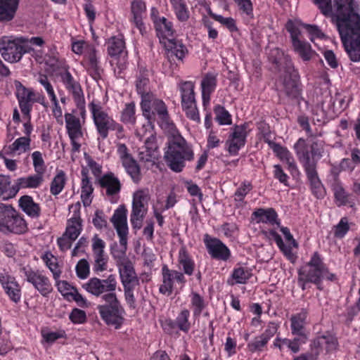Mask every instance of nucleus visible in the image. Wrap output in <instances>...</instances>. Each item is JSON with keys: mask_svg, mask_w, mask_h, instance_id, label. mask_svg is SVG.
<instances>
[{"mask_svg": "<svg viewBox=\"0 0 360 360\" xmlns=\"http://www.w3.org/2000/svg\"><path fill=\"white\" fill-rule=\"evenodd\" d=\"M321 13L330 18L338 31L343 46L350 59L360 61V14L354 0H313Z\"/></svg>", "mask_w": 360, "mask_h": 360, "instance_id": "obj_1", "label": "nucleus"}, {"mask_svg": "<svg viewBox=\"0 0 360 360\" xmlns=\"http://www.w3.org/2000/svg\"><path fill=\"white\" fill-rule=\"evenodd\" d=\"M117 281L113 274L106 278H91L83 288L96 297H101L103 303L97 306L101 319L108 326L118 329L124 321L125 310L116 294Z\"/></svg>", "mask_w": 360, "mask_h": 360, "instance_id": "obj_2", "label": "nucleus"}, {"mask_svg": "<svg viewBox=\"0 0 360 360\" xmlns=\"http://www.w3.org/2000/svg\"><path fill=\"white\" fill-rule=\"evenodd\" d=\"M294 149L310 182L312 193L317 198H321L323 196L324 191L318 175L317 163L323 156L324 145L323 141H314L310 146H308L304 139L300 138L295 143Z\"/></svg>", "mask_w": 360, "mask_h": 360, "instance_id": "obj_3", "label": "nucleus"}, {"mask_svg": "<svg viewBox=\"0 0 360 360\" xmlns=\"http://www.w3.org/2000/svg\"><path fill=\"white\" fill-rule=\"evenodd\" d=\"M269 58L279 70L283 69L285 72L282 91L290 100L297 98L300 94L297 85L300 75L290 57L285 56L278 49H275L271 51Z\"/></svg>", "mask_w": 360, "mask_h": 360, "instance_id": "obj_4", "label": "nucleus"}, {"mask_svg": "<svg viewBox=\"0 0 360 360\" xmlns=\"http://www.w3.org/2000/svg\"><path fill=\"white\" fill-rule=\"evenodd\" d=\"M164 158L167 165L175 172H181L185 167L186 161L194 158L192 147L181 136H174L168 143Z\"/></svg>", "mask_w": 360, "mask_h": 360, "instance_id": "obj_5", "label": "nucleus"}, {"mask_svg": "<svg viewBox=\"0 0 360 360\" xmlns=\"http://www.w3.org/2000/svg\"><path fill=\"white\" fill-rule=\"evenodd\" d=\"M127 210L124 205H120L114 212L113 215L110 218L117 233L120 238V243L122 249L117 250L111 248V253L115 259H116L117 266L119 267L124 264L130 262L126 256V250L127 245Z\"/></svg>", "mask_w": 360, "mask_h": 360, "instance_id": "obj_6", "label": "nucleus"}, {"mask_svg": "<svg viewBox=\"0 0 360 360\" xmlns=\"http://www.w3.org/2000/svg\"><path fill=\"white\" fill-rule=\"evenodd\" d=\"M298 275V281L302 283V290H304L305 283L308 282L316 284L318 288L321 290L319 284L323 279L330 281L335 279V275L329 272L316 252L314 253L310 261L300 269Z\"/></svg>", "mask_w": 360, "mask_h": 360, "instance_id": "obj_7", "label": "nucleus"}, {"mask_svg": "<svg viewBox=\"0 0 360 360\" xmlns=\"http://www.w3.org/2000/svg\"><path fill=\"white\" fill-rule=\"evenodd\" d=\"M25 41L23 38L11 39L4 37L0 41V53L2 58L9 63L18 62L23 54L33 50L30 46L24 44Z\"/></svg>", "mask_w": 360, "mask_h": 360, "instance_id": "obj_8", "label": "nucleus"}, {"mask_svg": "<svg viewBox=\"0 0 360 360\" xmlns=\"http://www.w3.org/2000/svg\"><path fill=\"white\" fill-rule=\"evenodd\" d=\"M89 108L98 134L103 139H106L108 131L112 130L115 121L103 110L99 103H95L93 101L89 103Z\"/></svg>", "mask_w": 360, "mask_h": 360, "instance_id": "obj_9", "label": "nucleus"}, {"mask_svg": "<svg viewBox=\"0 0 360 360\" xmlns=\"http://www.w3.org/2000/svg\"><path fill=\"white\" fill-rule=\"evenodd\" d=\"M136 86L138 93L141 96V106L143 111V115L146 119H151L153 114L150 112V103L151 98L153 97L150 94L149 86L148 72L147 70H141L137 77Z\"/></svg>", "mask_w": 360, "mask_h": 360, "instance_id": "obj_10", "label": "nucleus"}, {"mask_svg": "<svg viewBox=\"0 0 360 360\" xmlns=\"http://www.w3.org/2000/svg\"><path fill=\"white\" fill-rule=\"evenodd\" d=\"M117 153L121 162L127 173L135 183L141 179V168L137 161L129 153L128 148L124 143L117 144Z\"/></svg>", "mask_w": 360, "mask_h": 360, "instance_id": "obj_11", "label": "nucleus"}, {"mask_svg": "<svg viewBox=\"0 0 360 360\" xmlns=\"http://www.w3.org/2000/svg\"><path fill=\"white\" fill-rule=\"evenodd\" d=\"M20 272L24 274L27 281L32 283L43 296L50 292L51 286L49 280L39 271H35L30 266H26L20 268Z\"/></svg>", "mask_w": 360, "mask_h": 360, "instance_id": "obj_12", "label": "nucleus"}, {"mask_svg": "<svg viewBox=\"0 0 360 360\" xmlns=\"http://www.w3.org/2000/svg\"><path fill=\"white\" fill-rule=\"evenodd\" d=\"M248 126V123H244L233 127V132L226 141L228 151L231 155H238L240 148L245 146L249 131Z\"/></svg>", "mask_w": 360, "mask_h": 360, "instance_id": "obj_13", "label": "nucleus"}, {"mask_svg": "<svg viewBox=\"0 0 360 360\" xmlns=\"http://www.w3.org/2000/svg\"><path fill=\"white\" fill-rule=\"evenodd\" d=\"M14 84L16 89L15 95L19 103L20 110L24 115L30 117L32 104L34 102H39V100L34 99V91L27 89L20 82L15 80Z\"/></svg>", "mask_w": 360, "mask_h": 360, "instance_id": "obj_14", "label": "nucleus"}, {"mask_svg": "<svg viewBox=\"0 0 360 360\" xmlns=\"http://www.w3.org/2000/svg\"><path fill=\"white\" fill-rule=\"evenodd\" d=\"M64 72H60L59 76L65 89L72 94L77 105L85 103L82 89L79 82L76 81L68 71V67L64 68Z\"/></svg>", "mask_w": 360, "mask_h": 360, "instance_id": "obj_15", "label": "nucleus"}, {"mask_svg": "<svg viewBox=\"0 0 360 360\" xmlns=\"http://www.w3.org/2000/svg\"><path fill=\"white\" fill-rule=\"evenodd\" d=\"M204 242L208 253L214 259L226 261L231 256L229 249L219 239L205 236Z\"/></svg>", "mask_w": 360, "mask_h": 360, "instance_id": "obj_16", "label": "nucleus"}, {"mask_svg": "<svg viewBox=\"0 0 360 360\" xmlns=\"http://www.w3.org/2000/svg\"><path fill=\"white\" fill-rule=\"evenodd\" d=\"M92 250L94 264L93 269L95 272H101L107 269L108 257L105 254V242L96 234L92 238Z\"/></svg>", "mask_w": 360, "mask_h": 360, "instance_id": "obj_17", "label": "nucleus"}, {"mask_svg": "<svg viewBox=\"0 0 360 360\" xmlns=\"http://www.w3.org/2000/svg\"><path fill=\"white\" fill-rule=\"evenodd\" d=\"M144 144V146L139 153L140 161L155 164L160 155L156 142V136L151 133L150 135L146 138Z\"/></svg>", "mask_w": 360, "mask_h": 360, "instance_id": "obj_18", "label": "nucleus"}, {"mask_svg": "<svg viewBox=\"0 0 360 360\" xmlns=\"http://www.w3.org/2000/svg\"><path fill=\"white\" fill-rule=\"evenodd\" d=\"M118 270L123 287L139 285V279L131 261L119 266Z\"/></svg>", "mask_w": 360, "mask_h": 360, "instance_id": "obj_19", "label": "nucleus"}, {"mask_svg": "<svg viewBox=\"0 0 360 360\" xmlns=\"http://www.w3.org/2000/svg\"><path fill=\"white\" fill-rule=\"evenodd\" d=\"M64 117L65 128L70 139L82 137V124L80 119L74 115V111L65 113Z\"/></svg>", "mask_w": 360, "mask_h": 360, "instance_id": "obj_20", "label": "nucleus"}, {"mask_svg": "<svg viewBox=\"0 0 360 360\" xmlns=\"http://www.w3.org/2000/svg\"><path fill=\"white\" fill-rule=\"evenodd\" d=\"M217 75L213 72H207L201 81L202 98L204 106L209 104L210 95L216 88Z\"/></svg>", "mask_w": 360, "mask_h": 360, "instance_id": "obj_21", "label": "nucleus"}, {"mask_svg": "<svg viewBox=\"0 0 360 360\" xmlns=\"http://www.w3.org/2000/svg\"><path fill=\"white\" fill-rule=\"evenodd\" d=\"M79 207L80 205L79 202L75 206L71 205L70 207V209L75 207L77 211H75L74 216L68 220V226L64 233L69 238L75 240L77 238L82 231V220L79 215Z\"/></svg>", "mask_w": 360, "mask_h": 360, "instance_id": "obj_22", "label": "nucleus"}, {"mask_svg": "<svg viewBox=\"0 0 360 360\" xmlns=\"http://www.w3.org/2000/svg\"><path fill=\"white\" fill-rule=\"evenodd\" d=\"M146 9V4L141 0H134L131 4V21L139 30L141 34H143V32L146 31V27L143 22V15L145 13Z\"/></svg>", "mask_w": 360, "mask_h": 360, "instance_id": "obj_23", "label": "nucleus"}, {"mask_svg": "<svg viewBox=\"0 0 360 360\" xmlns=\"http://www.w3.org/2000/svg\"><path fill=\"white\" fill-rule=\"evenodd\" d=\"M43 176V174L36 172L32 175L18 178L15 181L13 189L17 192L22 188H37L42 184Z\"/></svg>", "mask_w": 360, "mask_h": 360, "instance_id": "obj_24", "label": "nucleus"}, {"mask_svg": "<svg viewBox=\"0 0 360 360\" xmlns=\"http://www.w3.org/2000/svg\"><path fill=\"white\" fill-rule=\"evenodd\" d=\"M4 233H13L16 234L24 233L27 230V223L25 220L18 214H13V218L9 220L7 226H1Z\"/></svg>", "mask_w": 360, "mask_h": 360, "instance_id": "obj_25", "label": "nucleus"}, {"mask_svg": "<svg viewBox=\"0 0 360 360\" xmlns=\"http://www.w3.org/2000/svg\"><path fill=\"white\" fill-rule=\"evenodd\" d=\"M19 206L29 217L37 219L41 214V208L38 203L30 195H22L19 199Z\"/></svg>", "mask_w": 360, "mask_h": 360, "instance_id": "obj_26", "label": "nucleus"}, {"mask_svg": "<svg viewBox=\"0 0 360 360\" xmlns=\"http://www.w3.org/2000/svg\"><path fill=\"white\" fill-rule=\"evenodd\" d=\"M99 184L106 189L107 195L118 193L121 189L120 180L112 173L106 174L99 179Z\"/></svg>", "mask_w": 360, "mask_h": 360, "instance_id": "obj_27", "label": "nucleus"}, {"mask_svg": "<svg viewBox=\"0 0 360 360\" xmlns=\"http://www.w3.org/2000/svg\"><path fill=\"white\" fill-rule=\"evenodd\" d=\"M82 174V193L81 198L85 207L90 205L91 202V195L93 193L94 188L89 178V169L83 167L81 172Z\"/></svg>", "mask_w": 360, "mask_h": 360, "instance_id": "obj_28", "label": "nucleus"}, {"mask_svg": "<svg viewBox=\"0 0 360 360\" xmlns=\"http://www.w3.org/2000/svg\"><path fill=\"white\" fill-rule=\"evenodd\" d=\"M150 114H153V117L151 119H147L148 120V126H150L151 120L155 119V113L158 114L160 119L165 122L167 123L169 121V114L167 109V107L165 104V103L159 99H152L151 102L150 103Z\"/></svg>", "mask_w": 360, "mask_h": 360, "instance_id": "obj_29", "label": "nucleus"}, {"mask_svg": "<svg viewBox=\"0 0 360 360\" xmlns=\"http://www.w3.org/2000/svg\"><path fill=\"white\" fill-rule=\"evenodd\" d=\"M19 0H0V21L11 20L18 6Z\"/></svg>", "mask_w": 360, "mask_h": 360, "instance_id": "obj_30", "label": "nucleus"}, {"mask_svg": "<svg viewBox=\"0 0 360 360\" xmlns=\"http://www.w3.org/2000/svg\"><path fill=\"white\" fill-rule=\"evenodd\" d=\"M252 215L258 218L257 223H269L272 225L275 224H280V222L277 220L278 214L273 208L257 209L253 212Z\"/></svg>", "mask_w": 360, "mask_h": 360, "instance_id": "obj_31", "label": "nucleus"}, {"mask_svg": "<svg viewBox=\"0 0 360 360\" xmlns=\"http://www.w3.org/2000/svg\"><path fill=\"white\" fill-rule=\"evenodd\" d=\"M307 319V311L302 310L300 313L292 316L290 318L291 330L293 335L306 338L303 329Z\"/></svg>", "mask_w": 360, "mask_h": 360, "instance_id": "obj_32", "label": "nucleus"}, {"mask_svg": "<svg viewBox=\"0 0 360 360\" xmlns=\"http://www.w3.org/2000/svg\"><path fill=\"white\" fill-rule=\"evenodd\" d=\"M181 93V105L188 106L195 103L194 84L191 82H185L181 84L180 87Z\"/></svg>", "mask_w": 360, "mask_h": 360, "instance_id": "obj_33", "label": "nucleus"}, {"mask_svg": "<svg viewBox=\"0 0 360 360\" xmlns=\"http://www.w3.org/2000/svg\"><path fill=\"white\" fill-rule=\"evenodd\" d=\"M292 43L295 51L303 60L308 61L312 58L314 52L311 50V45L309 43L300 39Z\"/></svg>", "mask_w": 360, "mask_h": 360, "instance_id": "obj_34", "label": "nucleus"}, {"mask_svg": "<svg viewBox=\"0 0 360 360\" xmlns=\"http://www.w3.org/2000/svg\"><path fill=\"white\" fill-rule=\"evenodd\" d=\"M179 262L182 266L184 273L187 275H192L195 264L189 256L186 248L182 247L179 252Z\"/></svg>", "mask_w": 360, "mask_h": 360, "instance_id": "obj_35", "label": "nucleus"}, {"mask_svg": "<svg viewBox=\"0 0 360 360\" xmlns=\"http://www.w3.org/2000/svg\"><path fill=\"white\" fill-rule=\"evenodd\" d=\"M162 284L160 287V292L162 294L170 295L173 291L174 278L172 274V270H169L166 265L162 269Z\"/></svg>", "mask_w": 360, "mask_h": 360, "instance_id": "obj_36", "label": "nucleus"}, {"mask_svg": "<svg viewBox=\"0 0 360 360\" xmlns=\"http://www.w3.org/2000/svg\"><path fill=\"white\" fill-rule=\"evenodd\" d=\"M314 345L317 347H323L328 352H333L336 349L338 346L337 339L330 335H325L318 337L314 342Z\"/></svg>", "mask_w": 360, "mask_h": 360, "instance_id": "obj_37", "label": "nucleus"}, {"mask_svg": "<svg viewBox=\"0 0 360 360\" xmlns=\"http://www.w3.org/2000/svg\"><path fill=\"white\" fill-rule=\"evenodd\" d=\"M147 210L148 208H142L132 205L130 221L134 229H140L141 228Z\"/></svg>", "mask_w": 360, "mask_h": 360, "instance_id": "obj_38", "label": "nucleus"}, {"mask_svg": "<svg viewBox=\"0 0 360 360\" xmlns=\"http://www.w3.org/2000/svg\"><path fill=\"white\" fill-rule=\"evenodd\" d=\"M331 186L338 205H345L348 201V195L338 177L334 178Z\"/></svg>", "mask_w": 360, "mask_h": 360, "instance_id": "obj_39", "label": "nucleus"}, {"mask_svg": "<svg viewBox=\"0 0 360 360\" xmlns=\"http://www.w3.org/2000/svg\"><path fill=\"white\" fill-rule=\"evenodd\" d=\"M88 70L90 72L91 75L96 79L100 77L101 72L103 71L98 65V58L96 54V50L92 48L89 51L88 56Z\"/></svg>", "mask_w": 360, "mask_h": 360, "instance_id": "obj_40", "label": "nucleus"}, {"mask_svg": "<svg viewBox=\"0 0 360 360\" xmlns=\"http://www.w3.org/2000/svg\"><path fill=\"white\" fill-rule=\"evenodd\" d=\"M31 139L28 136H22L17 139L8 146L11 153L18 152L19 154L30 149Z\"/></svg>", "mask_w": 360, "mask_h": 360, "instance_id": "obj_41", "label": "nucleus"}, {"mask_svg": "<svg viewBox=\"0 0 360 360\" xmlns=\"http://www.w3.org/2000/svg\"><path fill=\"white\" fill-rule=\"evenodd\" d=\"M158 34H161L163 38L172 37L174 34L172 23L162 17L160 20L155 25Z\"/></svg>", "mask_w": 360, "mask_h": 360, "instance_id": "obj_42", "label": "nucleus"}, {"mask_svg": "<svg viewBox=\"0 0 360 360\" xmlns=\"http://www.w3.org/2000/svg\"><path fill=\"white\" fill-rule=\"evenodd\" d=\"M6 295L15 303L20 302L21 298V288L18 283L14 280L10 284L3 287Z\"/></svg>", "mask_w": 360, "mask_h": 360, "instance_id": "obj_43", "label": "nucleus"}, {"mask_svg": "<svg viewBox=\"0 0 360 360\" xmlns=\"http://www.w3.org/2000/svg\"><path fill=\"white\" fill-rule=\"evenodd\" d=\"M124 48V41L120 38L112 37L108 43V53L113 57L120 55Z\"/></svg>", "mask_w": 360, "mask_h": 360, "instance_id": "obj_44", "label": "nucleus"}, {"mask_svg": "<svg viewBox=\"0 0 360 360\" xmlns=\"http://www.w3.org/2000/svg\"><path fill=\"white\" fill-rule=\"evenodd\" d=\"M13 214H15V210L12 205H2L0 206V226H7ZM0 231L3 233L1 227H0Z\"/></svg>", "mask_w": 360, "mask_h": 360, "instance_id": "obj_45", "label": "nucleus"}, {"mask_svg": "<svg viewBox=\"0 0 360 360\" xmlns=\"http://www.w3.org/2000/svg\"><path fill=\"white\" fill-rule=\"evenodd\" d=\"M65 183V173L63 171H60L51 181L50 188L51 193L54 195L59 194L63 189Z\"/></svg>", "mask_w": 360, "mask_h": 360, "instance_id": "obj_46", "label": "nucleus"}, {"mask_svg": "<svg viewBox=\"0 0 360 360\" xmlns=\"http://www.w3.org/2000/svg\"><path fill=\"white\" fill-rule=\"evenodd\" d=\"M120 119L125 124H134L135 123V105L134 103L125 105V108L122 111Z\"/></svg>", "mask_w": 360, "mask_h": 360, "instance_id": "obj_47", "label": "nucleus"}, {"mask_svg": "<svg viewBox=\"0 0 360 360\" xmlns=\"http://www.w3.org/2000/svg\"><path fill=\"white\" fill-rule=\"evenodd\" d=\"M190 312L188 309H183L177 316L176 320L178 328L185 333H188L191 328V323L188 321Z\"/></svg>", "mask_w": 360, "mask_h": 360, "instance_id": "obj_48", "label": "nucleus"}, {"mask_svg": "<svg viewBox=\"0 0 360 360\" xmlns=\"http://www.w3.org/2000/svg\"><path fill=\"white\" fill-rule=\"evenodd\" d=\"M250 269L243 267L235 269L232 273V278L237 283L243 284L251 277Z\"/></svg>", "mask_w": 360, "mask_h": 360, "instance_id": "obj_49", "label": "nucleus"}, {"mask_svg": "<svg viewBox=\"0 0 360 360\" xmlns=\"http://www.w3.org/2000/svg\"><path fill=\"white\" fill-rule=\"evenodd\" d=\"M31 156L35 172L44 175L46 171V165L42 156V153L40 151H34L32 153Z\"/></svg>", "mask_w": 360, "mask_h": 360, "instance_id": "obj_50", "label": "nucleus"}, {"mask_svg": "<svg viewBox=\"0 0 360 360\" xmlns=\"http://www.w3.org/2000/svg\"><path fill=\"white\" fill-rule=\"evenodd\" d=\"M43 259L46 262V266L53 273L54 278L56 279L58 278L61 271L58 268L57 259L55 258L53 255L46 253L43 257Z\"/></svg>", "mask_w": 360, "mask_h": 360, "instance_id": "obj_51", "label": "nucleus"}, {"mask_svg": "<svg viewBox=\"0 0 360 360\" xmlns=\"http://www.w3.org/2000/svg\"><path fill=\"white\" fill-rule=\"evenodd\" d=\"M167 46L168 50L174 54L178 59H182L185 56L186 48L182 44L178 43L174 39H169Z\"/></svg>", "mask_w": 360, "mask_h": 360, "instance_id": "obj_52", "label": "nucleus"}, {"mask_svg": "<svg viewBox=\"0 0 360 360\" xmlns=\"http://www.w3.org/2000/svg\"><path fill=\"white\" fill-rule=\"evenodd\" d=\"M216 119L220 124H231V118L229 112L222 106L218 105L214 108Z\"/></svg>", "mask_w": 360, "mask_h": 360, "instance_id": "obj_53", "label": "nucleus"}, {"mask_svg": "<svg viewBox=\"0 0 360 360\" xmlns=\"http://www.w3.org/2000/svg\"><path fill=\"white\" fill-rule=\"evenodd\" d=\"M210 15L215 20L219 22L221 24L225 25L231 32L237 30L236 22L232 18H224L222 15H217L215 13L209 12Z\"/></svg>", "mask_w": 360, "mask_h": 360, "instance_id": "obj_54", "label": "nucleus"}, {"mask_svg": "<svg viewBox=\"0 0 360 360\" xmlns=\"http://www.w3.org/2000/svg\"><path fill=\"white\" fill-rule=\"evenodd\" d=\"M268 340L262 335L256 337L252 342L248 343V347L249 351L255 352L256 351H261L262 348L266 346Z\"/></svg>", "mask_w": 360, "mask_h": 360, "instance_id": "obj_55", "label": "nucleus"}, {"mask_svg": "<svg viewBox=\"0 0 360 360\" xmlns=\"http://www.w3.org/2000/svg\"><path fill=\"white\" fill-rule=\"evenodd\" d=\"M77 276L81 278H86L89 274V264L85 259H80L76 266Z\"/></svg>", "mask_w": 360, "mask_h": 360, "instance_id": "obj_56", "label": "nucleus"}, {"mask_svg": "<svg viewBox=\"0 0 360 360\" xmlns=\"http://www.w3.org/2000/svg\"><path fill=\"white\" fill-rule=\"evenodd\" d=\"M176 324V321L171 319H165L161 321V326L163 330L169 335L178 334L177 329L179 328Z\"/></svg>", "mask_w": 360, "mask_h": 360, "instance_id": "obj_57", "label": "nucleus"}, {"mask_svg": "<svg viewBox=\"0 0 360 360\" xmlns=\"http://www.w3.org/2000/svg\"><path fill=\"white\" fill-rule=\"evenodd\" d=\"M349 229L347 219L342 218L340 222L335 226L334 235L337 238H343Z\"/></svg>", "mask_w": 360, "mask_h": 360, "instance_id": "obj_58", "label": "nucleus"}, {"mask_svg": "<svg viewBox=\"0 0 360 360\" xmlns=\"http://www.w3.org/2000/svg\"><path fill=\"white\" fill-rule=\"evenodd\" d=\"M148 198L143 191H138L134 193L132 205L142 208H147Z\"/></svg>", "mask_w": 360, "mask_h": 360, "instance_id": "obj_59", "label": "nucleus"}, {"mask_svg": "<svg viewBox=\"0 0 360 360\" xmlns=\"http://www.w3.org/2000/svg\"><path fill=\"white\" fill-rule=\"evenodd\" d=\"M274 176L279 181L280 183L285 186H289L288 184V176L284 172L280 165H275L274 166Z\"/></svg>", "mask_w": 360, "mask_h": 360, "instance_id": "obj_60", "label": "nucleus"}, {"mask_svg": "<svg viewBox=\"0 0 360 360\" xmlns=\"http://www.w3.org/2000/svg\"><path fill=\"white\" fill-rule=\"evenodd\" d=\"M38 81L45 88L47 94L51 98V101H55L56 96L54 93L51 84L48 79L47 76L45 75H40Z\"/></svg>", "mask_w": 360, "mask_h": 360, "instance_id": "obj_61", "label": "nucleus"}, {"mask_svg": "<svg viewBox=\"0 0 360 360\" xmlns=\"http://www.w3.org/2000/svg\"><path fill=\"white\" fill-rule=\"evenodd\" d=\"M69 318L74 323H83L86 320L85 311L77 308L72 311Z\"/></svg>", "mask_w": 360, "mask_h": 360, "instance_id": "obj_62", "label": "nucleus"}, {"mask_svg": "<svg viewBox=\"0 0 360 360\" xmlns=\"http://www.w3.org/2000/svg\"><path fill=\"white\" fill-rule=\"evenodd\" d=\"M270 234L274 237L277 245L285 255H289L291 254V248L284 244L281 236L276 231H271Z\"/></svg>", "mask_w": 360, "mask_h": 360, "instance_id": "obj_63", "label": "nucleus"}, {"mask_svg": "<svg viewBox=\"0 0 360 360\" xmlns=\"http://www.w3.org/2000/svg\"><path fill=\"white\" fill-rule=\"evenodd\" d=\"M241 10L248 16L252 18V4L250 0H234Z\"/></svg>", "mask_w": 360, "mask_h": 360, "instance_id": "obj_64", "label": "nucleus"}]
</instances>
